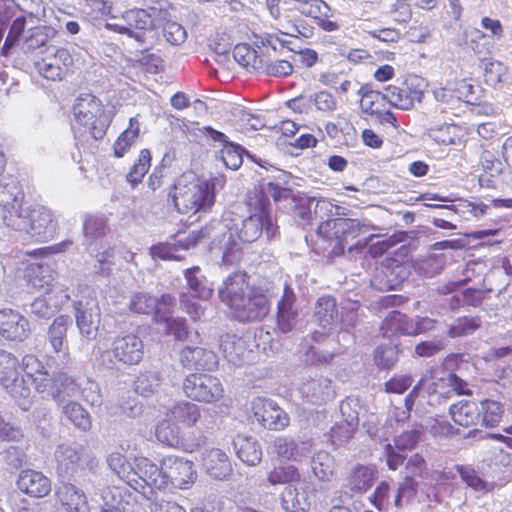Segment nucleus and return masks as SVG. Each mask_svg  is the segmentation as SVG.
Masks as SVG:
<instances>
[{"label": "nucleus", "mask_w": 512, "mask_h": 512, "mask_svg": "<svg viewBox=\"0 0 512 512\" xmlns=\"http://www.w3.org/2000/svg\"><path fill=\"white\" fill-rule=\"evenodd\" d=\"M152 155L149 149H142L139 152L138 158L130 167L126 175L127 182L132 188L140 184L151 167Z\"/></svg>", "instance_id": "obj_44"}, {"label": "nucleus", "mask_w": 512, "mask_h": 512, "mask_svg": "<svg viewBox=\"0 0 512 512\" xmlns=\"http://www.w3.org/2000/svg\"><path fill=\"white\" fill-rule=\"evenodd\" d=\"M110 231L107 220L102 217L90 216L84 222V233L91 239H98Z\"/></svg>", "instance_id": "obj_56"}, {"label": "nucleus", "mask_w": 512, "mask_h": 512, "mask_svg": "<svg viewBox=\"0 0 512 512\" xmlns=\"http://www.w3.org/2000/svg\"><path fill=\"white\" fill-rule=\"evenodd\" d=\"M144 355L142 340L135 334L129 333L116 336L110 348L100 353L99 359L107 368H117L120 365L131 366L138 364Z\"/></svg>", "instance_id": "obj_9"}, {"label": "nucleus", "mask_w": 512, "mask_h": 512, "mask_svg": "<svg viewBox=\"0 0 512 512\" xmlns=\"http://www.w3.org/2000/svg\"><path fill=\"white\" fill-rule=\"evenodd\" d=\"M482 409V423L486 427L497 426L504 413L503 406L500 402L490 399H485L481 402Z\"/></svg>", "instance_id": "obj_52"}, {"label": "nucleus", "mask_w": 512, "mask_h": 512, "mask_svg": "<svg viewBox=\"0 0 512 512\" xmlns=\"http://www.w3.org/2000/svg\"><path fill=\"white\" fill-rule=\"evenodd\" d=\"M215 358L212 351L200 346H186L179 352V362L188 370L205 369L209 362Z\"/></svg>", "instance_id": "obj_33"}, {"label": "nucleus", "mask_w": 512, "mask_h": 512, "mask_svg": "<svg viewBox=\"0 0 512 512\" xmlns=\"http://www.w3.org/2000/svg\"><path fill=\"white\" fill-rule=\"evenodd\" d=\"M184 276L192 297L207 300L212 296L213 289L208 285L206 277L200 274L198 266L186 269Z\"/></svg>", "instance_id": "obj_39"}, {"label": "nucleus", "mask_w": 512, "mask_h": 512, "mask_svg": "<svg viewBox=\"0 0 512 512\" xmlns=\"http://www.w3.org/2000/svg\"><path fill=\"white\" fill-rule=\"evenodd\" d=\"M481 327L479 316L458 317L449 327L447 334L450 338H460L473 334Z\"/></svg>", "instance_id": "obj_48"}, {"label": "nucleus", "mask_w": 512, "mask_h": 512, "mask_svg": "<svg viewBox=\"0 0 512 512\" xmlns=\"http://www.w3.org/2000/svg\"><path fill=\"white\" fill-rule=\"evenodd\" d=\"M273 453L280 460L298 462L305 457L303 448L292 437L278 436L272 442Z\"/></svg>", "instance_id": "obj_36"}, {"label": "nucleus", "mask_w": 512, "mask_h": 512, "mask_svg": "<svg viewBox=\"0 0 512 512\" xmlns=\"http://www.w3.org/2000/svg\"><path fill=\"white\" fill-rule=\"evenodd\" d=\"M242 154V147L230 142H226L221 149V158L224 165L232 170H236L242 165Z\"/></svg>", "instance_id": "obj_55"}, {"label": "nucleus", "mask_w": 512, "mask_h": 512, "mask_svg": "<svg viewBox=\"0 0 512 512\" xmlns=\"http://www.w3.org/2000/svg\"><path fill=\"white\" fill-rule=\"evenodd\" d=\"M76 325L84 337H96L101 321V309L97 297L88 289L82 291L79 299L73 302Z\"/></svg>", "instance_id": "obj_14"}, {"label": "nucleus", "mask_w": 512, "mask_h": 512, "mask_svg": "<svg viewBox=\"0 0 512 512\" xmlns=\"http://www.w3.org/2000/svg\"><path fill=\"white\" fill-rule=\"evenodd\" d=\"M63 414L81 431H88L91 428L92 421L88 411L78 402L69 401L63 406Z\"/></svg>", "instance_id": "obj_45"}, {"label": "nucleus", "mask_w": 512, "mask_h": 512, "mask_svg": "<svg viewBox=\"0 0 512 512\" xmlns=\"http://www.w3.org/2000/svg\"><path fill=\"white\" fill-rule=\"evenodd\" d=\"M245 270L229 274L218 290V296L230 310L232 318L241 323L262 321L270 312L268 290L250 283Z\"/></svg>", "instance_id": "obj_2"}, {"label": "nucleus", "mask_w": 512, "mask_h": 512, "mask_svg": "<svg viewBox=\"0 0 512 512\" xmlns=\"http://www.w3.org/2000/svg\"><path fill=\"white\" fill-rule=\"evenodd\" d=\"M165 333L167 335H173L177 341H185L189 335V329L186 325V321L183 318H166L165 319Z\"/></svg>", "instance_id": "obj_57"}, {"label": "nucleus", "mask_w": 512, "mask_h": 512, "mask_svg": "<svg viewBox=\"0 0 512 512\" xmlns=\"http://www.w3.org/2000/svg\"><path fill=\"white\" fill-rule=\"evenodd\" d=\"M336 299L330 295L320 297L315 305V316L324 325L332 323L337 318Z\"/></svg>", "instance_id": "obj_50"}, {"label": "nucleus", "mask_w": 512, "mask_h": 512, "mask_svg": "<svg viewBox=\"0 0 512 512\" xmlns=\"http://www.w3.org/2000/svg\"><path fill=\"white\" fill-rule=\"evenodd\" d=\"M22 279L30 292L49 293L52 291L58 273L49 264L22 262Z\"/></svg>", "instance_id": "obj_20"}, {"label": "nucleus", "mask_w": 512, "mask_h": 512, "mask_svg": "<svg viewBox=\"0 0 512 512\" xmlns=\"http://www.w3.org/2000/svg\"><path fill=\"white\" fill-rule=\"evenodd\" d=\"M56 471L65 477L77 471L81 462L80 453L68 444H60L55 450Z\"/></svg>", "instance_id": "obj_31"}, {"label": "nucleus", "mask_w": 512, "mask_h": 512, "mask_svg": "<svg viewBox=\"0 0 512 512\" xmlns=\"http://www.w3.org/2000/svg\"><path fill=\"white\" fill-rule=\"evenodd\" d=\"M449 412L453 421L465 428L475 426L480 416L477 403L471 400H461L452 404Z\"/></svg>", "instance_id": "obj_34"}, {"label": "nucleus", "mask_w": 512, "mask_h": 512, "mask_svg": "<svg viewBox=\"0 0 512 512\" xmlns=\"http://www.w3.org/2000/svg\"><path fill=\"white\" fill-rule=\"evenodd\" d=\"M233 57L239 65L250 72H257L263 68V59L257 54V51L247 43L235 45Z\"/></svg>", "instance_id": "obj_43"}, {"label": "nucleus", "mask_w": 512, "mask_h": 512, "mask_svg": "<svg viewBox=\"0 0 512 512\" xmlns=\"http://www.w3.org/2000/svg\"><path fill=\"white\" fill-rule=\"evenodd\" d=\"M166 413L179 427L184 428L195 426L201 417L200 408L188 401L175 402Z\"/></svg>", "instance_id": "obj_32"}, {"label": "nucleus", "mask_w": 512, "mask_h": 512, "mask_svg": "<svg viewBox=\"0 0 512 512\" xmlns=\"http://www.w3.org/2000/svg\"><path fill=\"white\" fill-rule=\"evenodd\" d=\"M140 136V122L137 116L129 119L128 127L122 131L113 143V155L124 157L134 146Z\"/></svg>", "instance_id": "obj_35"}, {"label": "nucleus", "mask_w": 512, "mask_h": 512, "mask_svg": "<svg viewBox=\"0 0 512 512\" xmlns=\"http://www.w3.org/2000/svg\"><path fill=\"white\" fill-rule=\"evenodd\" d=\"M155 436L159 442L173 448H183L184 439L180 435V427L165 413L156 426Z\"/></svg>", "instance_id": "obj_37"}, {"label": "nucleus", "mask_w": 512, "mask_h": 512, "mask_svg": "<svg viewBox=\"0 0 512 512\" xmlns=\"http://www.w3.org/2000/svg\"><path fill=\"white\" fill-rule=\"evenodd\" d=\"M506 75L505 66L499 61H491L485 65L484 81L489 86H496Z\"/></svg>", "instance_id": "obj_58"}, {"label": "nucleus", "mask_w": 512, "mask_h": 512, "mask_svg": "<svg viewBox=\"0 0 512 512\" xmlns=\"http://www.w3.org/2000/svg\"><path fill=\"white\" fill-rule=\"evenodd\" d=\"M362 228L363 224L356 219L332 218L321 222L317 228V233L322 238L336 241L331 250V255L339 257L344 255L348 240L357 238Z\"/></svg>", "instance_id": "obj_11"}, {"label": "nucleus", "mask_w": 512, "mask_h": 512, "mask_svg": "<svg viewBox=\"0 0 512 512\" xmlns=\"http://www.w3.org/2000/svg\"><path fill=\"white\" fill-rule=\"evenodd\" d=\"M55 505L62 512H88L84 491L72 483H60L54 493Z\"/></svg>", "instance_id": "obj_22"}, {"label": "nucleus", "mask_w": 512, "mask_h": 512, "mask_svg": "<svg viewBox=\"0 0 512 512\" xmlns=\"http://www.w3.org/2000/svg\"><path fill=\"white\" fill-rule=\"evenodd\" d=\"M251 410L256 421L265 429L281 431L290 423L288 414L271 399L265 397L253 399Z\"/></svg>", "instance_id": "obj_19"}, {"label": "nucleus", "mask_w": 512, "mask_h": 512, "mask_svg": "<svg viewBox=\"0 0 512 512\" xmlns=\"http://www.w3.org/2000/svg\"><path fill=\"white\" fill-rule=\"evenodd\" d=\"M72 245V241L70 240H64L62 242L45 246L37 249H33L30 251H27L25 254L31 258H46L51 255H56L60 253H64L69 246Z\"/></svg>", "instance_id": "obj_60"}, {"label": "nucleus", "mask_w": 512, "mask_h": 512, "mask_svg": "<svg viewBox=\"0 0 512 512\" xmlns=\"http://www.w3.org/2000/svg\"><path fill=\"white\" fill-rule=\"evenodd\" d=\"M73 57L67 48H58L46 53L35 62L38 73L49 81H62L72 71Z\"/></svg>", "instance_id": "obj_17"}, {"label": "nucleus", "mask_w": 512, "mask_h": 512, "mask_svg": "<svg viewBox=\"0 0 512 512\" xmlns=\"http://www.w3.org/2000/svg\"><path fill=\"white\" fill-rule=\"evenodd\" d=\"M390 496V485L386 481H381L373 493L369 496L368 500L378 511L382 512L388 505Z\"/></svg>", "instance_id": "obj_59"}, {"label": "nucleus", "mask_w": 512, "mask_h": 512, "mask_svg": "<svg viewBox=\"0 0 512 512\" xmlns=\"http://www.w3.org/2000/svg\"><path fill=\"white\" fill-rule=\"evenodd\" d=\"M297 297L289 283H285L283 293L277 302L276 309V327L281 333L292 331L298 311L295 308Z\"/></svg>", "instance_id": "obj_24"}, {"label": "nucleus", "mask_w": 512, "mask_h": 512, "mask_svg": "<svg viewBox=\"0 0 512 512\" xmlns=\"http://www.w3.org/2000/svg\"><path fill=\"white\" fill-rule=\"evenodd\" d=\"M472 89L473 86L470 83H468L465 79H462L456 81L452 88L443 87L440 88L439 90H436L435 96L438 100L448 101L447 94L455 93V97L458 100L470 103L472 101L470 98V95L472 94Z\"/></svg>", "instance_id": "obj_53"}, {"label": "nucleus", "mask_w": 512, "mask_h": 512, "mask_svg": "<svg viewBox=\"0 0 512 512\" xmlns=\"http://www.w3.org/2000/svg\"><path fill=\"white\" fill-rule=\"evenodd\" d=\"M427 87L425 79L416 74H408L400 85L390 84L385 87L389 103L401 110H410L416 103H421Z\"/></svg>", "instance_id": "obj_12"}, {"label": "nucleus", "mask_w": 512, "mask_h": 512, "mask_svg": "<svg viewBox=\"0 0 512 512\" xmlns=\"http://www.w3.org/2000/svg\"><path fill=\"white\" fill-rule=\"evenodd\" d=\"M270 15L286 29L285 35L296 36L300 31L297 19L291 13L311 18L325 32H334L340 28L337 21L331 20V7L324 0H265Z\"/></svg>", "instance_id": "obj_4"}, {"label": "nucleus", "mask_w": 512, "mask_h": 512, "mask_svg": "<svg viewBox=\"0 0 512 512\" xmlns=\"http://www.w3.org/2000/svg\"><path fill=\"white\" fill-rule=\"evenodd\" d=\"M291 206L286 207L290 213L300 219H308L311 215V200L307 197L293 195Z\"/></svg>", "instance_id": "obj_61"}, {"label": "nucleus", "mask_w": 512, "mask_h": 512, "mask_svg": "<svg viewBox=\"0 0 512 512\" xmlns=\"http://www.w3.org/2000/svg\"><path fill=\"white\" fill-rule=\"evenodd\" d=\"M179 241L174 238V242H158L150 247V254L154 259L181 261L184 256Z\"/></svg>", "instance_id": "obj_51"}, {"label": "nucleus", "mask_w": 512, "mask_h": 512, "mask_svg": "<svg viewBox=\"0 0 512 512\" xmlns=\"http://www.w3.org/2000/svg\"><path fill=\"white\" fill-rule=\"evenodd\" d=\"M377 477V469L373 465L356 464L347 473L344 488L350 496L363 495L371 489Z\"/></svg>", "instance_id": "obj_26"}, {"label": "nucleus", "mask_w": 512, "mask_h": 512, "mask_svg": "<svg viewBox=\"0 0 512 512\" xmlns=\"http://www.w3.org/2000/svg\"><path fill=\"white\" fill-rule=\"evenodd\" d=\"M249 215L241 224L237 231V236L244 243H252L258 240L265 232L268 239L278 233V226L270 213L262 208L255 206H246Z\"/></svg>", "instance_id": "obj_15"}, {"label": "nucleus", "mask_w": 512, "mask_h": 512, "mask_svg": "<svg viewBox=\"0 0 512 512\" xmlns=\"http://www.w3.org/2000/svg\"><path fill=\"white\" fill-rule=\"evenodd\" d=\"M23 358L0 349V385L23 410L33 403V394L29 380L24 373Z\"/></svg>", "instance_id": "obj_8"}, {"label": "nucleus", "mask_w": 512, "mask_h": 512, "mask_svg": "<svg viewBox=\"0 0 512 512\" xmlns=\"http://www.w3.org/2000/svg\"><path fill=\"white\" fill-rule=\"evenodd\" d=\"M238 458L249 466H255L262 459V450L258 442L251 436H237L234 441Z\"/></svg>", "instance_id": "obj_38"}, {"label": "nucleus", "mask_w": 512, "mask_h": 512, "mask_svg": "<svg viewBox=\"0 0 512 512\" xmlns=\"http://www.w3.org/2000/svg\"><path fill=\"white\" fill-rule=\"evenodd\" d=\"M24 373L30 386L40 394H47L54 400L73 396L78 385L75 379L64 371H58L50 376L42 361L33 354L23 356Z\"/></svg>", "instance_id": "obj_6"}, {"label": "nucleus", "mask_w": 512, "mask_h": 512, "mask_svg": "<svg viewBox=\"0 0 512 512\" xmlns=\"http://www.w3.org/2000/svg\"><path fill=\"white\" fill-rule=\"evenodd\" d=\"M412 319L406 314L394 310L381 322L380 334L383 338L392 339L400 336H411Z\"/></svg>", "instance_id": "obj_29"}, {"label": "nucleus", "mask_w": 512, "mask_h": 512, "mask_svg": "<svg viewBox=\"0 0 512 512\" xmlns=\"http://www.w3.org/2000/svg\"><path fill=\"white\" fill-rule=\"evenodd\" d=\"M358 428V419L342 420L335 423L330 430V440L335 446H341L352 439Z\"/></svg>", "instance_id": "obj_47"}, {"label": "nucleus", "mask_w": 512, "mask_h": 512, "mask_svg": "<svg viewBox=\"0 0 512 512\" xmlns=\"http://www.w3.org/2000/svg\"><path fill=\"white\" fill-rule=\"evenodd\" d=\"M27 318L12 308L0 309V337L8 342H23L29 337Z\"/></svg>", "instance_id": "obj_21"}, {"label": "nucleus", "mask_w": 512, "mask_h": 512, "mask_svg": "<svg viewBox=\"0 0 512 512\" xmlns=\"http://www.w3.org/2000/svg\"><path fill=\"white\" fill-rule=\"evenodd\" d=\"M291 188L283 187L274 182H261L250 189L245 196L246 206H257L271 214L270 198L275 203L291 201L293 197Z\"/></svg>", "instance_id": "obj_18"}, {"label": "nucleus", "mask_w": 512, "mask_h": 512, "mask_svg": "<svg viewBox=\"0 0 512 512\" xmlns=\"http://www.w3.org/2000/svg\"><path fill=\"white\" fill-rule=\"evenodd\" d=\"M168 201L180 214L208 213L216 202V178L183 173L169 188Z\"/></svg>", "instance_id": "obj_3"}, {"label": "nucleus", "mask_w": 512, "mask_h": 512, "mask_svg": "<svg viewBox=\"0 0 512 512\" xmlns=\"http://www.w3.org/2000/svg\"><path fill=\"white\" fill-rule=\"evenodd\" d=\"M435 140L443 145L460 144L463 141V130L456 124H444L438 129Z\"/></svg>", "instance_id": "obj_54"}, {"label": "nucleus", "mask_w": 512, "mask_h": 512, "mask_svg": "<svg viewBox=\"0 0 512 512\" xmlns=\"http://www.w3.org/2000/svg\"><path fill=\"white\" fill-rule=\"evenodd\" d=\"M449 372L431 368L420 378L422 388L427 392L429 398L441 403L451 398Z\"/></svg>", "instance_id": "obj_27"}, {"label": "nucleus", "mask_w": 512, "mask_h": 512, "mask_svg": "<svg viewBox=\"0 0 512 512\" xmlns=\"http://www.w3.org/2000/svg\"><path fill=\"white\" fill-rule=\"evenodd\" d=\"M17 488L32 498H43L50 494L52 482L41 471L23 469L16 479Z\"/></svg>", "instance_id": "obj_23"}, {"label": "nucleus", "mask_w": 512, "mask_h": 512, "mask_svg": "<svg viewBox=\"0 0 512 512\" xmlns=\"http://www.w3.org/2000/svg\"><path fill=\"white\" fill-rule=\"evenodd\" d=\"M463 482L475 490L484 489L486 483L471 466L458 465L456 467Z\"/></svg>", "instance_id": "obj_62"}, {"label": "nucleus", "mask_w": 512, "mask_h": 512, "mask_svg": "<svg viewBox=\"0 0 512 512\" xmlns=\"http://www.w3.org/2000/svg\"><path fill=\"white\" fill-rule=\"evenodd\" d=\"M359 94L361 95L360 107L363 112L369 115L376 116L386 108V104L389 102V97L385 90L382 93L363 86L359 89Z\"/></svg>", "instance_id": "obj_41"}, {"label": "nucleus", "mask_w": 512, "mask_h": 512, "mask_svg": "<svg viewBox=\"0 0 512 512\" xmlns=\"http://www.w3.org/2000/svg\"><path fill=\"white\" fill-rule=\"evenodd\" d=\"M400 349L397 344H381L373 352L374 364L380 370L393 368L399 360Z\"/></svg>", "instance_id": "obj_46"}, {"label": "nucleus", "mask_w": 512, "mask_h": 512, "mask_svg": "<svg viewBox=\"0 0 512 512\" xmlns=\"http://www.w3.org/2000/svg\"><path fill=\"white\" fill-rule=\"evenodd\" d=\"M77 129L94 140H101L111 124L103 102L92 93L80 94L73 105Z\"/></svg>", "instance_id": "obj_7"}, {"label": "nucleus", "mask_w": 512, "mask_h": 512, "mask_svg": "<svg viewBox=\"0 0 512 512\" xmlns=\"http://www.w3.org/2000/svg\"><path fill=\"white\" fill-rule=\"evenodd\" d=\"M411 375H394L385 382V391L393 394H403L412 385Z\"/></svg>", "instance_id": "obj_63"}, {"label": "nucleus", "mask_w": 512, "mask_h": 512, "mask_svg": "<svg viewBox=\"0 0 512 512\" xmlns=\"http://www.w3.org/2000/svg\"><path fill=\"white\" fill-rule=\"evenodd\" d=\"M122 22L117 21V17L111 16L110 21L105 23V28L117 34L126 35L143 43V32L155 28V19L153 15L143 8H132L124 11L121 15Z\"/></svg>", "instance_id": "obj_10"}, {"label": "nucleus", "mask_w": 512, "mask_h": 512, "mask_svg": "<svg viewBox=\"0 0 512 512\" xmlns=\"http://www.w3.org/2000/svg\"><path fill=\"white\" fill-rule=\"evenodd\" d=\"M162 477L165 488L171 486L186 490L192 487L197 479V472L192 461L179 456H168L162 463Z\"/></svg>", "instance_id": "obj_16"}, {"label": "nucleus", "mask_w": 512, "mask_h": 512, "mask_svg": "<svg viewBox=\"0 0 512 512\" xmlns=\"http://www.w3.org/2000/svg\"><path fill=\"white\" fill-rule=\"evenodd\" d=\"M173 300V297L169 294H163L159 299H156L148 293L137 292L130 298L129 309L136 314H149L152 311L158 314L160 305L171 306Z\"/></svg>", "instance_id": "obj_30"}, {"label": "nucleus", "mask_w": 512, "mask_h": 512, "mask_svg": "<svg viewBox=\"0 0 512 512\" xmlns=\"http://www.w3.org/2000/svg\"><path fill=\"white\" fill-rule=\"evenodd\" d=\"M334 459L325 451H320L315 454L312 459L313 474L320 481H329L334 474Z\"/></svg>", "instance_id": "obj_49"}, {"label": "nucleus", "mask_w": 512, "mask_h": 512, "mask_svg": "<svg viewBox=\"0 0 512 512\" xmlns=\"http://www.w3.org/2000/svg\"><path fill=\"white\" fill-rule=\"evenodd\" d=\"M71 318L68 315H59L54 318L47 331V339L55 353H61V363L66 366L71 361L68 343L66 340Z\"/></svg>", "instance_id": "obj_25"}, {"label": "nucleus", "mask_w": 512, "mask_h": 512, "mask_svg": "<svg viewBox=\"0 0 512 512\" xmlns=\"http://www.w3.org/2000/svg\"><path fill=\"white\" fill-rule=\"evenodd\" d=\"M187 229L188 226L185 229H179L174 235V238L179 241L182 251L193 249L211 237L212 227L210 225L189 231Z\"/></svg>", "instance_id": "obj_42"}, {"label": "nucleus", "mask_w": 512, "mask_h": 512, "mask_svg": "<svg viewBox=\"0 0 512 512\" xmlns=\"http://www.w3.org/2000/svg\"><path fill=\"white\" fill-rule=\"evenodd\" d=\"M301 480V472L292 464H278L267 474V482L271 486L297 484Z\"/></svg>", "instance_id": "obj_40"}, {"label": "nucleus", "mask_w": 512, "mask_h": 512, "mask_svg": "<svg viewBox=\"0 0 512 512\" xmlns=\"http://www.w3.org/2000/svg\"><path fill=\"white\" fill-rule=\"evenodd\" d=\"M114 473L132 489L145 493L146 488L165 489L163 469L147 457H134L130 462L120 452H112L107 459Z\"/></svg>", "instance_id": "obj_5"}, {"label": "nucleus", "mask_w": 512, "mask_h": 512, "mask_svg": "<svg viewBox=\"0 0 512 512\" xmlns=\"http://www.w3.org/2000/svg\"><path fill=\"white\" fill-rule=\"evenodd\" d=\"M202 465L206 473L217 480H224L232 473L227 453L220 448H211L202 454Z\"/></svg>", "instance_id": "obj_28"}, {"label": "nucleus", "mask_w": 512, "mask_h": 512, "mask_svg": "<svg viewBox=\"0 0 512 512\" xmlns=\"http://www.w3.org/2000/svg\"><path fill=\"white\" fill-rule=\"evenodd\" d=\"M261 70L268 75L285 77L292 73L293 66L287 60H275L270 62L263 61V68Z\"/></svg>", "instance_id": "obj_64"}, {"label": "nucleus", "mask_w": 512, "mask_h": 512, "mask_svg": "<svg viewBox=\"0 0 512 512\" xmlns=\"http://www.w3.org/2000/svg\"><path fill=\"white\" fill-rule=\"evenodd\" d=\"M24 194L16 186H0V207L8 227L24 232L30 242L45 243L52 240L57 232V221L52 212L44 206L24 210Z\"/></svg>", "instance_id": "obj_1"}, {"label": "nucleus", "mask_w": 512, "mask_h": 512, "mask_svg": "<svg viewBox=\"0 0 512 512\" xmlns=\"http://www.w3.org/2000/svg\"><path fill=\"white\" fill-rule=\"evenodd\" d=\"M185 396L197 402L214 403L223 397L224 389L220 380L206 373H191L183 380Z\"/></svg>", "instance_id": "obj_13"}]
</instances>
